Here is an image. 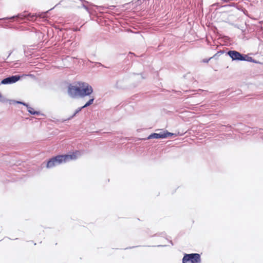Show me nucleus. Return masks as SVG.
Masks as SVG:
<instances>
[{"label":"nucleus","instance_id":"nucleus-1","mask_svg":"<svg viewBox=\"0 0 263 263\" xmlns=\"http://www.w3.org/2000/svg\"><path fill=\"white\" fill-rule=\"evenodd\" d=\"M37 18V15L36 13L31 14L24 11L12 16L0 18V26L3 28H12L13 25L10 24L12 22H15L17 24H23L27 21H34Z\"/></svg>","mask_w":263,"mask_h":263},{"label":"nucleus","instance_id":"nucleus-2","mask_svg":"<svg viewBox=\"0 0 263 263\" xmlns=\"http://www.w3.org/2000/svg\"><path fill=\"white\" fill-rule=\"evenodd\" d=\"M78 85L69 84L68 86V93L72 98H83L90 96L93 92L92 87L88 83L79 81Z\"/></svg>","mask_w":263,"mask_h":263},{"label":"nucleus","instance_id":"nucleus-3","mask_svg":"<svg viewBox=\"0 0 263 263\" xmlns=\"http://www.w3.org/2000/svg\"><path fill=\"white\" fill-rule=\"evenodd\" d=\"M58 69L62 70V72H57L55 76L53 83L52 89L54 90L61 92H65L66 89V68L64 67L60 68L57 67Z\"/></svg>","mask_w":263,"mask_h":263},{"label":"nucleus","instance_id":"nucleus-4","mask_svg":"<svg viewBox=\"0 0 263 263\" xmlns=\"http://www.w3.org/2000/svg\"><path fill=\"white\" fill-rule=\"evenodd\" d=\"M226 54L228 55L233 61H247L256 64H260V62L255 60L251 57H249L248 54L241 53L235 50H229L226 52Z\"/></svg>","mask_w":263,"mask_h":263},{"label":"nucleus","instance_id":"nucleus-5","mask_svg":"<svg viewBox=\"0 0 263 263\" xmlns=\"http://www.w3.org/2000/svg\"><path fill=\"white\" fill-rule=\"evenodd\" d=\"M66 162V154L52 156L43 162L47 168H51Z\"/></svg>","mask_w":263,"mask_h":263},{"label":"nucleus","instance_id":"nucleus-6","mask_svg":"<svg viewBox=\"0 0 263 263\" xmlns=\"http://www.w3.org/2000/svg\"><path fill=\"white\" fill-rule=\"evenodd\" d=\"M176 137V134L169 132L167 130L161 129V132L159 133H153L151 134L148 137L143 138V140H149L152 139H166L169 137Z\"/></svg>","mask_w":263,"mask_h":263},{"label":"nucleus","instance_id":"nucleus-7","mask_svg":"<svg viewBox=\"0 0 263 263\" xmlns=\"http://www.w3.org/2000/svg\"><path fill=\"white\" fill-rule=\"evenodd\" d=\"M201 255L199 253H184L182 259V263H200Z\"/></svg>","mask_w":263,"mask_h":263},{"label":"nucleus","instance_id":"nucleus-8","mask_svg":"<svg viewBox=\"0 0 263 263\" xmlns=\"http://www.w3.org/2000/svg\"><path fill=\"white\" fill-rule=\"evenodd\" d=\"M25 74H16V75H10L4 78L0 82V85H9L14 84L23 78Z\"/></svg>","mask_w":263,"mask_h":263},{"label":"nucleus","instance_id":"nucleus-9","mask_svg":"<svg viewBox=\"0 0 263 263\" xmlns=\"http://www.w3.org/2000/svg\"><path fill=\"white\" fill-rule=\"evenodd\" d=\"M128 77L126 76L123 78L122 80H118L115 85V88L120 89H124L128 88V86L125 84V82H126L127 80Z\"/></svg>","mask_w":263,"mask_h":263},{"label":"nucleus","instance_id":"nucleus-10","mask_svg":"<svg viewBox=\"0 0 263 263\" xmlns=\"http://www.w3.org/2000/svg\"><path fill=\"white\" fill-rule=\"evenodd\" d=\"M82 154V152L80 151H76L74 152L67 153V161L75 160L80 157Z\"/></svg>","mask_w":263,"mask_h":263},{"label":"nucleus","instance_id":"nucleus-11","mask_svg":"<svg viewBox=\"0 0 263 263\" xmlns=\"http://www.w3.org/2000/svg\"><path fill=\"white\" fill-rule=\"evenodd\" d=\"M78 62V59L67 55V69L73 66Z\"/></svg>","mask_w":263,"mask_h":263},{"label":"nucleus","instance_id":"nucleus-12","mask_svg":"<svg viewBox=\"0 0 263 263\" xmlns=\"http://www.w3.org/2000/svg\"><path fill=\"white\" fill-rule=\"evenodd\" d=\"M88 97L89 98V100L86 102V103L83 106H82L83 108H86L92 105L95 101V98L94 96L90 95V96Z\"/></svg>","mask_w":263,"mask_h":263},{"label":"nucleus","instance_id":"nucleus-13","mask_svg":"<svg viewBox=\"0 0 263 263\" xmlns=\"http://www.w3.org/2000/svg\"><path fill=\"white\" fill-rule=\"evenodd\" d=\"M83 108L82 106L78 108L72 114L71 116H70L68 118H67V121L74 118L78 114H79Z\"/></svg>","mask_w":263,"mask_h":263},{"label":"nucleus","instance_id":"nucleus-14","mask_svg":"<svg viewBox=\"0 0 263 263\" xmlns=\"http://www.w3.org/2000/svg\"><path fill=\"white\" fill-rule=\"evenodd\" d=\"M99 8L102 10L108 9L109 10H113L115 8V6L114 5H105L103 6H99Z\"/></svg>","mask_w":263,"mask_h":263},{"label":"nucleus","instance_id":"nucleus-15","mask_svg":"<svg viewBox=\"0 0 263 263\" xmlns=\"http://www.w3.org/2000/svg\"><path fill=\"white\" fill-rule=\"evenodd\" d=\"M22 104L26 107V105H27V103H26L22 101H17L15 100H11L10 101V104Z\"/></svg>","mask_w":263,"mask_h":263},{"label":"nucleus","instance_id":"nucleus-16","mask_svg":"<svg viewBox=\"0 0 263 263\" xmlns=\"http://www.w3.org/2000/svg\"><path fill=\"white\" fill-rule=\"evenodd\" d=\"M11 100L7 99L6 97L3 96L2 93L0 92V102L3 103H5L7 102H9Z\"/></svg>","mask_w":263,"mask_h":263},{"label":"nucleus","instance_id":"nucleus-17","mask_svg":"<svg viewBox=\"0 0 263 263\" xmlns=\"http://www.w3.org/2000/svg\"><path fill=\"white\" fill-rule=\"evenodd\" d=\"M27 108V111L31 115H33V112H34V109L31 107L29 104L28 103L27 105H26Z\"/></svg>","mask_w":263,"mask_h":263},{"label":"nucleus","instance_id":"nucleus-18","mask_svg":"<svg viewBox=\"0 0 263 263\" xmlns=\"http://www.w3.org/2000/svg\"><path fill=\"white\" fill-rule=\"evenodd\" d=\"M223 3H229L228 4L223 6V7H234L235 4L233 3L230 2V0H221Z\"/></svg>","mask_w":263,"mask_h":263},{"label":"nucleus","instance_id":"nucleus-19","mask_svg":"<svg viewBox=\"0 0 263 263\" xmlns=\"http://www.w3.org/2000/svg\"><path fill=\"white\" fill-rule=\"evenodd\" d=\"M224 51H222V50H220V51H218L216 53H215L213 57H212V58L213 59H217L218 57L221 54H223L224 53Z\"/></svg>","mask_w":263,"mask_h":263},{"label":"nucleus","instance_id":"nucleus-20","mask_svg":"<svg viewBox=\"0 0 263 263\" xmlns=\"http://www.w3.org/2000/svg\"><path fill=\"white\" fill-rule=\"evenodd\" d=\"M165 235H166L165 232H161L159 234H156L154 235H153V236H161V237H164Z\"/></svg>","mask_w":263,"mask_h":263},{"label":"nucleus","instance_id":"nucleus-21","mask_svg":"<svg viewBox=\"0 0 263 263\" xmlns=\"http://www.w3.org/2000/svg\"><path fill=\"white\" fill-rule=\"evenodd\" d=\"M33 115H35V116L42 115V116H44V115L43 114H42L40 111L34 110V112H33Z\"/></svg>","mask_w":263,"mask_h":263},{"label":"nucleus","instance_id":"nucleus-22","mask_svg":"<svg viewBox=\"0 0 263 263\" xmlns=\"http://www.w3.org/2000/svg\"><path fill=\"white\" fill-rule=\"evenodd\" d=\"M96 65H97L98 66H102L104 68H110V67H107L103 64H102L100 62H96Z\"/></svg>","mask_w":263,"mask_h":263},{"label":"nucleus","instance_id":"nucleus-23","mask_svg":"<svg viewBox=\"0 0 263 263\" xmlns=\"http://www.w3.org/2000/svg\"><path fill=\"white\" fill-rule=\"evenodd\" d=\"M212 59H213L212 57H211L209 59H204L202 60V62L205 63H208L209 62V61Z\"/></svg>","mask_w":263,"mask_h":263},{"label":"nucleus","instance_id":"nucleus-24","mask_svg":"<svg viewBox=\"0 0 263 263\" xmlns=\"http://www.w3.org/2000/svg\"><path fill=\"white\" fill-rule=\"evenodd\" d=\"M228 91V90H227L226 91H222V92H220V95L221 96H227Z\"/></svg>","mask_w":263,"mask_h":263},{"label":"nucleus","instance_id":"nucleus-25","mask_svg":"<svg viewBox=\"0 0 263 263\" xmlns=\"http://www.w3.org/2000/svg\"><path fill=\"white\" fill-rule=\"evenodd\" d=\"M25 76H24L23 77H31V78H35V76L34 74H25Z\"/></svg>","mask_w":263,"mask_h":263},{"label":"nucleus","instance_id":"nucleus-26","mask_svg":"<svg viewBox=\"0 0 263 263\" xmlns=\"http://www.w3.org/2000/svg\"><path fill=\"white\" fill-rule=\"evenodd\" d=\"M119 57H121L122 58H124L125 59V60H126V58H125V53H123V54H120L119 55Z\"/></svg>","mask_w":263,"mask_h":263},{"label":"nucleus","instance_id":"nucleus-27","mask_svg":"<svg viewBox=\"0 0 263 263\" xmlns=\"http://www.w3.org/2000/svg\"><path fill=\"white\" fill-rule=\"evenodd\" d=\"M12 51H10L9 53V54L7 56V57L6 58H3V59L5 61L6 59H7L10 56V55L12 54Z\"/></svg>","mask_w":263,"mask_h":263},{"label":"nucleus","instance_id":"nucleus-28","mask_svg":"<svg viewBox=\"0 0 263 263\" xmlns=\"http://www.w3.org/2000/svg\"><path fill=\"white\" fill-rule=\"evenodd\" d=\"M138 247H139V246L129 247H127V248H125V249H131L135 248Z\"/></svg>","mask_w":263,"mask_h":263},{"label":"nucleus","instance_id":"nucleus-29","mask_svg":"<svg viewBox=\"0 0 263 263\" xmlns=\"http://www.w3.org/2000/svg\"><path fill=\"white\" fill-rule=\"evenodd\" d=\"M163 246H163V245H158V246H157V247H163Z\"/></svg>","mask_w":263,"mask_h":263},{"label":"nucleus","instance_id":"nucleus-30","mask_svg":"<svg viewBox=\"0 0 263 263\" xmlns=\"http://www.w3.org/2000/svg\"><path fill=\"white\" fill-rule=\"evenodd\" d=\"M170 242H171V243L172 245H173V242H172V240H170Z\"/></svg>","mask_w":263,"mask_h":263},{"label":"nucleus","instance_id":"nucleus-31","mask_svg":"<svg viewBox=\"0 0 263 263\" xmlns=\"http://www.w3.org/2000/svg\"><path fill=\"white\" fill-rule=\"evenodd\" d=\"M68 42H69V41H66L67 45H68Z\"/></svg>","mask_w":263,"mask_h":263},{"label":"nucleus","instance_id":"nucleus-32","mask_svg":"<svg viewBox=\"0 0 263 263\" xmlns=\"http://www.w3.org/2000/svg\"><path fill=\"white\" fill-rule=\"evenodd\" d=\"M141 77H142V79H144V78H144V77H143V76H141Z\"/></svg>","mask_w":263,"mask_h":263},{"label":"nucleus","instance_id":"nucleus-33","mask_svg":"<svg viewBox=\"0 0 263 263\" xmlns=\"http://www.w3.org/2000/svg\"><path fill=\"white\" fill-rule=\"evenodd\" d=\"M18 238H16L15 239H13L14 240H15V239H17Z\"/></svg>","mask_w":263,"mask_h":263}]
</instances>
